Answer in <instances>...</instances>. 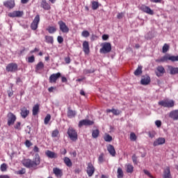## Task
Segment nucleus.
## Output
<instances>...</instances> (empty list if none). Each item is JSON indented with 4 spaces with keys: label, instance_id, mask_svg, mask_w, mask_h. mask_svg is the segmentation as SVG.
<instances>
[{
    "label": "nucleus",
    "instance_id": "nucleus-1",
    "mask_svg": "<svg viewBox=\"0 0 178 178\" xmlns=\"http://www.w3.org/2000/svg\"><path fill=\"white\" fill-rule=\"evenodd\" d=\"M22 163L23 166L27 168V169H37V166L41 163V158L40 157V154L36 153L34 156L33 160L30 159H24L22 160Z\"/></svg>",
    "mask_w": 178,
    "mask_h": 178
},
{
    "label": "nucleus",
    "instance_id": "nucleus-2",
    "mask_svg": "<svg viewBox=\"0 0 178 178\" xmlns=\"http://www.w3.org/2000/svg\"><path fill=\"white\" fill-rule=\"evenodd\" d=\"M101 47L102 48L99 49V52L104 55H106V54H109L112 51V44H111V42H103L101 44Z\"/></svg>",
    "mask_w": 178,
    "mask_h": 178
},
{
    "label": "nucleus",
    "instance_id": "nucleus-3",
    "mask_svg": "<svg viewBox=\"0 0 178 178\" xmlns=\"http://www.w3.org/2000/svg\"><path fill=\"white\" fill-rule=\"evenodd\" d=\"M159 105H160V106H163V108H173V106H175V101L166 99L159 101Z\"/></svg>",
    "mask_w": 178,
    "mask_h": 178
},
{
    "label": "nucleus",
    "instance_id": "nucleus-4",
    "mask_svg": "<svg viewBox=\"0 0 178 178\" xmlns=\"http://www.w3.org/2000/svg\"><path fill=\"white\" fill-rule=\"evenodd\" d=\"M67 134H68L69 138L72 141H77V131L72 127H69L67 129Z\"/></svg>",
    "mask_w": 178,
    "mask_h": 178
},
{
    "label": "nucleus",
    "instance_id": "nucleus-5",
    "mask_svg": "<svg viewBox=\"0 0 178 178\" xmlns=\"http://www.w3.org/2000/svg\"><path fill=\"white\" fill-rule=\"evenodd\" d=\"M18 66L17 63H11L7 65L6 67V72L10 73H16L17 72Z\"/></svg>",
    "mask_w": 178,
    "mask_h": 178
},
{
    "label": "nucleus",
    "instance_id": "nucleus-6",
    "mask_svg": "<svg viewBox=\"0 0 178 178\" xmlns=\"http://www.w3.org/2000/svg\"><path fill=\"white\" fill-rule=\"evenodd\" d=\"M7 118H8V122L7 124L8 126H12L15 124V122H16V115L13 114V113L10 112L7 114Z\"/></svg>",
    "mask_w": 178,
    "mask_h": 178
},
{
    "label": "nucleus",
    "instance_id": "nucleus-7",
    "mask_svg": "<svg viewBox=\"0 0 178 178\" xmlns=\"http://www.w3.org/2000/svg\"><path fill=\"white\" fill-rule=\"evenodd\" d=\"M62 74H60V72L52 74L49 78V82L51 83V84H56L58 79L60 78Z\"/></svg>",
    "mask_w": 178,
    "mask_h": 178
},
{
    "label": "nucleus",
    "instance_id": "nucleus-8",
    "mask_svg": "<svg viewBox=\"0 0 178 178\" xmlns=\"http://www.w3.org/2000/svg\"><path fill=\"white\" fill-rule=\"evenodd\" d=\"M86 172L89 177H91L95 172V168L92 163H88L86 168Z\"/></svg>",
    "mask_w": 178,
    "mask_h": 178
},
{
    "label": "nucleus",
    "instance_id": "nucleus-9",
    "mask_svg": "<svg viewBox=\"0 0 178 178\" xmlns=\"http://www.w3.org/2000/svg\"><path fill=\"white\" fill-rule=\"evenodd\" d=\"M40 24V15H37L32 23L31 24V30H37L38 29V24Z\"/></svg>",
    "mask_w": 178,
    "mask_h": 178
},
{
    "label": "nucleus",
    "instance_id": "nucleus-10",
    "mask_svg": "<svg viewBox=\"0 0 178 178\" xmlns=\"http://www.w3.org/2000/svg\"><path fill=\"white\" fill-rule=\"evenodd\" d=\"M58 24L59 26L60 31L65 34H67V33H69V27L66 26V23L60 20L58 22Z\"/></svg>",
    "mask_w": 178,
    "mask_h": 178
},
{
    "label": "nucleus",
    "instance_id": "nucleus-11",
    "mask_svg": "<svg viewBox=\"0 0 178 178\" xmlns=\"http://www.w3.org/2000/svg\"><path fill=\"white\" fill-rule=\"evenodd\" d=\"M166 73V70H165V67L162 65H159L155 71V74L157 76V77H162L163 74Z\"/></svg>",
    "mask_w": 178,
    "mask_h": 178
},
{
    "label": "nucleus",
    "instance_id": "nucleus-12",
    "mask_svg": "<svg viewBox=\"0 0 178 178\" xmlns=\"http://www.w3.org/2000/svg\"><path fill=\"white\" fill-rule=\"evenodd\" d=\"M140 10L142 12H144L145 13H147V15H154V10H152L149 7L145 6V5H141L139 7Z\"/></svg>",
    "mask_w": 178,
    "mask_h": 178
},
{
    "label": "nucleus",
    "instance_id": "nucleus-13",
    "mask_svg": "<svg viewBox=\"0 0 178 178\" xmlns=\"http://www.w3.org/2000/svg\"><path fill=\"white\" fill-rule=\"evenodd\" d=\"M94 121L90 120H82L79 122V127H83V126H92Z\"/></svg>",
    "mask_w": 178,
    "mask_h": 178
},
{
    "label": "nucleus",
    "instance_id": "nucleus-14",
    "mask_svg": "<svg viewBox=\"0 0 178 178\" xmlns=\"http://www.w3.org/2000/svg\"><path fill=\"white\" fill-rule=\"evenodd\" d=\"M20 111V115L23 119H26V117L30 114V111H29L26 106L21 108Z\"/></svg>",
    "mask_w": 178,
    "mask_h": 178
},
{
    "label": "nucleus",
    "instance_id": "nucleus-15",
    "mask_svg": "<svg viewBox=\"0 0 178 178\" xmlns=\"http://www.w3.org/2000/svg\"><path fill=\"white\" fill-rule=\"evenodd\" d=\"M3 6L7 9H13L15 6V0H8L3 2Z\"/></svg>",
    "mask_w": 178,
    "mask_h": 178
},
{
    "label": "nucleus",
    "instance_id": "nucleus-16",
    "mask_svg": "<svg viewBox=\"0 0 178 178\" xmlns=\"http://www.w3.org/2000/svg\"><path fill=\"white\" fill-rule=\"evenodd\" d=\"M163 178H172V174L170 173V167H166L163 169Z\"/></svg>",
    "mask_w": 178,
    "mask_h": 178
},
{
    "label": "nucleus",
    "instance_id": "nucleus-17",
    "mask_svg": "<svg viewBox=\"0 0 178 178\" xmlns=\"http://www.w3.org/2000/svg\"><path fill=\"white\" fill-rule=\"evenodd\" d=\"M168 72L170 74L174 76L175 74H178V67H173L172 65H168Z\"/></svg>",
    "mask_w": 178,
    "mask_h": 178
},
{
    "label": "nucleus",
    "instance_id": "nucleus-18",
    "mask_svg": "<svg viewBox=\"0 0 178 178\" xmlns=\"http://www.w3.org/2000/svg\"><path fill=\"white\" fill-rule=\"evenodd\" d=\"M165 141L166 140H165V138H159L154 140L153 145L154 147H158V145H162L165 144Z\"/></svg>",
    "mask_w": 178,
    "mask_h": 178
},
{
    "label": "nucleus",
    "instance_id": "nucleus-19",
    "mask_svg": "<svg viewBox=\"0 0 178 178\" xmlns=\"http://www.w3.org/2000/svg\"><path fill=\"white\" fill-rule=\"evenodd\" d=\"M9 17H22L23 16V11H13L8 13Z\"/></svg>",
    "mask_w": 178,
    "mask_h": 178
},
{
    "label": "nucleus",
    "instance_id": "nucleus-20",
    "mask_svg": "<svg viewBox=\"0 0 178 178\" xmlns=\"http://www.w3.org/2000/svg\"><path fill=\"white\" fill-rule=\"evenodd\" d=\"M151 83V77L149 76H143L140 81V84L143 86H148Z\"/></svg>",
    "mask_w": 178,
    "mask_h": 178
},
{
    "label": "nucleus",
    "instance_id": "nucleus-21",
    "mask_svg": "<svg viewBox=\"0 0 178 178\" xmlns=\"http://www.w3.org/2000/svg\"><path fill=\"white\" fill-rule=\"evenodd\" d=\"M45 155L47 158H50L51 159H55L58 158V154L54 152H51L50 150H47L45 152Z\"/></svg>",
    "mask_w": 178,
    "mask_h": 178
},
{
    "label": "nucleus",
    "instance_id": "nucleus-22",
    "mask_svg": "<svg viewBox=\"0 0 178 178\" xmlns=\"http://www.w3.org/2000/svg\"><path fill=\"white\" fill-rule=\"evenodd\" d=\"M40 7L44 10H50L51 9V5L47 2V0H42Z\"/></svg>",
    "mask_w": 178,
    "mask_h": 178
},
{
    "label": "nucleus",
    "instance_id": "nucleus-23",
    "mask_svg": "<svg viewBox=\"0 0 178 178\" xmlns=\"http://www.w3.org/2000/svg\"><path fill=\"white\" fill-rule=\"evenodd\" d=\"M83 51L86 54H90V44L87 41L83 42Z\"/></svg>",
    "mask_w": 178,
    "mask_h": 178
},
{
    "label": "nucleus",
    "instance_id": "nucleus-24",
    "mask_svg": "<svg viewBox=\"0 0 178 178\" xmlns=\"http://www.w3.org/2000/svg\"><path fill=\"white\" fill-rule=\"evenodd\" d=\"M169 118L173 120H178V110H173L170 112Z\"/></svg>",
    "mask_w": 178,
    "mask_h": 178
},
{
    "label": "nucleus",
    "instance_id": "nucleus-25",
    "mask_svg": "<svg viewBox=\"0 0 178 178\" xmlns=\"http://www.w3.org/2000/svg\"><path fill=\"white\" fill-rule=\"evenodd\" d=\"M67 116L69 119H73L76 116V111L72 110V108H67Z\"/></svg>",
    "mask_w": 178,
    "mask_h": 178
},
{
    "label": "nucleus",
    "instance_id": "nucleus-26",
    "mask_svg": "<svg viewBox=\"0 0 178 178\" xmlns=\"http://www.w3.org/2000/svg\"><path fill=\"white\" fill-rule=\"evenodd\" d=\"M107 151L111 154L112 156H115L116 155V151L115 150V147L112 145H108L107 146Z\"/></svg>",
    "mask_w": 178,
    "mask_h": 178
},
{
    "label": "nucleus",
    "instance_id": "nucleus-27",
    "mask_svg": "<svg viewBox=\"0 0 178 178\" xmlns=\"http://www.w3.org/2000/svg\"><path fill=\"white\" fill-rule=\"evenodd\" d=\"M53 172L54 175L56 176V177H62V170L58 168H53Z\"/></svg>",
    "mask_w": 178,
    "mask_h": 178
},
{
    "label": "nucleus",
    "instance_id": "nucleus-28",
    "mask_svg": "<svg viewBox=\"0 0 178 178\" xmlns=\"http://www.w3.org/2000/svg\"><path fill=\"white\" fill-rule=\"evenodd\" d=\"M169 56H170L165 55L159 59H156V62L157 63H163V62H168V60H169Z\"/></svg>",
    "mask_w": 178,
    "mask_h": 178
},
{
    "label": "nucleus",
    "instance_id": "nucleus-29",
    "mask_svg": "<svg viewBox=\"0 0 178 178\" xmlns=\"http://www.w3.org/2000/svg\"><path fill=\"white\" fill-rule=\"evenodd\" d=\"M127 173H133L134 172V166L131 164H127L125 165Z\"/></svg>",
    "mask_w": 178,
    "mask_h": 178
},
{
    "label": "nucleus",
    "instance_id": "nucleus-30",
    "mask_svg": "<svg viewBox=\"0 0 178 178\" xmlns=\"http://www.w3.org/2000/svg\"><path fill=\"white\" fill-rule=\"evenodd\" d=\"M33 116H35L38 115V112H40V104H37L33 107Z\"/></svg>",
    "mask_w": 178,
    "mask_h": 178
},
{
    "label": "nucleus",
    "instance_id": "nucleus-31",
    "mask_svg": "<svg viewBox=\"0 0 178 178\" xmlns=\"http://www.w3.org/2000/svg\"><path fill=\"white\" fill-rule=\"evenodd\" d=\"M45 42L47 44H54V36L45 35L44 36Z\"/></svg>",
    "mask_w": 178,
    "mask_h": 178
},
{
    "label": "nucleus",
    "instance_id": "nucleus-32",
    "mask_svg": "<svg viewBox=\"0 0 178 178\" xmlns=\"http://www.w3.org/2000/svg\"><path fill=\"white\" fill-rule=\"evenodd\" d=\"M42 69H44V63L40 61L36 65L35 72H38L40 70H42Z\"/></svg>",
    "mask_w": 178,
    "mask_h": 178
},
{
    "label": "nucleus",
    "instance_id": "nucleus-33",
    "mask_svg": "<svg viewBox=\"0 0 178 178\" xmlns=\"http://www.w3.org/2000/svg\"><path fill=\"white\" fill-rule=\"evenodd\" d=\"M47 31H48V33L49 34H54V33H56V26H48L47 28Z\"/></svg>",
    "mask_w": 178,
    "mask_h": 178
},
{
    "label": "nucleus",
    "instance_id": "nucleus-34",
    "mask_svg": "<svg viewBox=\"0 0 178 178\" xmlns=\"http://www.w3.org/2000/svg\"><path fill=\"white\" fill-rule=\"evenodd\" d=\"M64 163H65V165L68 166V168H71V166L73 165V163H72V160H70L69 157L64 158Z\"/></svg>",
    "mask_w": 178,
    "mask_h": 178
},
{
    "label": "nucleus",
    "instance_id": "nucleus-35",
    "mask_svg": "<svg viewBox=\"0 0 178 178\" xmlns=\"http://www.w3.org/2000/svg\"><path fill=\"white\" fill-rule=\"evenodd\" d=\"M92 10H97V9H98V8H99V3H98V1H92Z\"/></svg>",
    "mask_w": 178,
    "mask_h": 178
},
{
    "label": "nucleus",
    "instance_id": "nucleus-36",
    "mask_svg": "<svg viewBox=\"0 0 178 178\" xmlns=\"http://www.w3.org/2000/svg\"><path fill=\"white\" fill-rule=\"evenodd\" d=\"M143 73V67L138 66V68L135 70L134 74L135 76H140Z\"/></svg>",
    "mask_w": 178,
    "mask_h": 178
},
{
    "label": "nucleus",
    "instance_id": "nucleus-37",
    "mask_svg": "<svg viewBox=\"0 0 178 178\" xmlns=\"http://www.w3.org/2000/svg\"><path fill=\"white\" fill-rule=\"evenodd\" d=\"M117 177L118 178H123L124 174H123V170L122 168H118L117 170Z\"/></svg>",
    "mask_w": 178,
    "mask_h": 178
},
{
    "label": "nucleus",
    "instance_id": "nucleus-38",
    "mask_svg": "<svg viewBox=\"0 0 178 178\" xmlns=\"http://www.w3.org/2000/svg\"><path fill=\"white\" fill-rule=\"evenodd\" d=\"M99 136V129H95L92 132V136L93 138H98V136Z\"/></svg>",
    "mask_w": 178,
    "mask_h": 178
},
{
    "label": "nucleus",
    "instance_id": "nucleus-39",
    "mask_svg": "<svg viewBox=\"0 0 178 178\" xmlns=\"http://www.w3.org/2000/svg\"><path fill=\"white\" fill-rule=\"evenodd\" d=\"M104 141H106V143H111V141H112L113 138L112 136L109 134H106L104 137Z\"/></svg>",
    "mask_w": 178,
    "mask_h": 178
},
{
    "label": "nucleus",
    "instance_id": "nucleus-40",
    "mask_svg": "<svg viewBox=\"0 0 178 178\" xmlns=\"http://www.w3.org/2000/svg\"><path fill=\"white\" fill-rule=\"evenodd\" d=\"M0 170L1 172H6L8 170V165L5 163H2L0 166Z\"/></svg>",
    "mask_w": 178,
    "mask_h": 178
},
{
    "label": "nucleus",
    "instance_id": "nucleus-41",
    "mask_svg": "<svg viewBox=\"0 0 178 178\" xmlns=\"http://www.w3.org/2000/svg\"><path fill=\"white\" fill-rule=\"evenodd\" d=\"M169 60L171 62H178V55L177 56H169Z\"/></svg>",
    "mask_w": 178,
    "mask_h": 178
},
{
    "label": "nucleus",
    "instance_id": "nucleus-42",
    "mask_svg": "<svg viewBox=\"0 0 178 178\" xmlns=\"http://www.w3.org/2000/svg\"><path fill=\"white\" fill-rule=\"evenodd\" d=\"M169 51V44H164V45L163 46V49H162V52L163 54H166V52Z\"/></svg>",
    "mask_w": 178,
    "mask_h": 178
},
{
    "label": "nucleus",
    "instance_id": "nucleus-43",
    "mask_svg": "<svg viewBox=\"0 0 178 178\" xmlns=\"http://www.w3.org/2000/svg\"><path fill=\"white\" fill-rule=\"evenodd\" d=\"M50 120H51V115L47 114L44 118V124H48Z\"/></svg>",
    "mask_w": 178,
    "mask_h": 178
},
{
    "label": "nucleus",
    "instance_id": "nucleus-44",
    "mask_svg": "<svg viewBox=\"0 0 178 178\" xmlns=\"http://www.w3.org/2000/svg\"><path fill=\"white\" fill-rule=\"evenodd\" d=\"M130 140L131 141H136V140H137V136H136V134H134V132H131L130 134Z\"/></svg>",
    "mask_w": 178,
    "mask_h": 178
},
{
    "label": "nucleus",
    "instance_id": "nucleus-45",
    "mask_svg": "<svg viewBox=\"0 0 178 178\" xmlns=\"http://www.w3.org/2000/svg\"><path fill=\"white\" fill-rule=\"evenodd\" d=\"M81 35L87 38V37H90V32H88V31H83L81 33Z\"/></svg>",
    "mask_w": 178,
    "mask_h": 178
},
{
    "label": "nucleus",
    "instance_id": "nucleus-46",
    "mask_svg": "<svg viewBox=\"0 0 178 178\" xmlns=\"http://www.w3.org/2000/svg\"><path fill=\"white\" fill-rule=\"evenodd\" d=\"M58 134H59V131L58 129H55L51 133V137L53 138L58 137Z\"/></svg>",
    "mask_w": 178,
    "mask_h": 178
},
{
    "label": "nucleus",
    "instance_id": "nucleus-47",
    "mask_svg": "<svg viewBox=\"0 0 178 178\" xmlns=\"http://www.w3.org/2000/svg\"><path fill=\"white\" fill-rule=\"evenodd\" d=\"M105 160L104 159V153H102L99 156V158H98V162L99 163H103V162Z\"/></svg>",
    "mask_w": 178,
    "mask_h": 178
},
{
    "label": "nucleus",
    "instance_id": "nucleus-48",
    "mask_svg": "<svg viewBox=\"0 0 178 178\" xmlns=\"http://www.w3.org/2000/svg\"><path fill=\"white\" fill-rule=\"evenodd\" d=\"M95 72V69H90V70H84L83 73L85 74H90V73H94Z\"/></svg>",
    "mask_w": 178,
    "mask_h": 178
},
{
    "label": "nucleus",
    "instance_id": "nucleus-49",
    "mask_svg": "<svg viewBox=\"0 0 178 178\" xmlns=\"http://www.w3.org/2000/svg\"><path fill=\"white\" fill-rule=\"evenodd\" d=\"M26 173V168H22L16 172V175H24Z\"/></svg>",
    "mask_w": 178,
    "mask_h": 178
},
{
    "label": "nucleus",
    "instance_id": "nucleus-50",
    "mask_svg": "<svg viewBox=\"0 0 178 178\" xmlns=\"http://www.w3.org/2000/svg\"><path fill=\"white\" fill-rule=\"evenodd\" d=\"M143 172L145 173V175H146L147 176H148V177L150 178H155L154 176H152V175H151V172H149V171L147 170H143Z\"/></svg>",
    "mask_w": 178,
    "mask_h": 178
},
{
    "label": "nucleus",
    "instance_id": "nucleus-51",
    "mask_svg": "<svg viewBox=\"0 0 178 178\" xmlns=\"http://www.w3.org/2000/svg\"><path fill=\"white\" fill-rule=\"evenodd\" d=\"M35 58L34 57V56H31L28 58L29 63H33L35 62Z\"/></svg>",
    "mask_w": 178,
    "mask_h": 178
},
{
    "label": "nucleus",
    "instance_id": "nucleus-52",
    "mask_svg": "<svg viewBox=\"0 0 178 178\" xmlns=\"http://www.w3.org/2000/svg\"><path fill=\"white\" fill-rule=\"evenodd\" d=\"M22 126V123L20 122H17V124L14 126V128L17 130H22V128L20 127Z\"/></svg>",
    "mask_w": 178,
    "mask_h": 178
},
{
    "label": "nucleus",
    "instance_id": "nucleus-53",
    "mask_svg": "<svg viewBox=\"0 0 178 178\" xmlns=\"http://www.w3.org/2000/svg\"><path fill=\"white\" fill-rule=\"evenodd\" d=\"M57 41H58V44H62L63 42V38L60 35H58L57 37Z\"/></svg>",
    "mask_w": 178,
    "mask_h": 178
},
{
    "label": "nucleus",
    "instance_id": "nucleus-54",
    "mask_svg": "<svg viewBox=\"0 0 178 178\" xmlns=\"http://www.w3.org/2000/svg\"><path fill=\"white\" fill-rule=\"evenodd\" d=\"M113 113L115 116H118V115H120V111L116 110V109H115V108H113Z\"/></svg>",
    "mask_w": 178,
    "mask_h": 178
},
{
    "label": "nucleus",
    "instance_id": "nucleus-55",
    "mask_svg": "<svg viewBox=\"0 0 178 178\" xmlns=\"http://www.w3.org/2000/svg\"><path fill=\"white\" fill-rule=\"evenodd\" d=\"M64 60H65V63H67V65H69V63H70V62H72V60L70 59V58L69 56L65 57L64 58Z\"/></svg>",
    "mask_w": 178,
    "mask_h": 178
},
{
    "label": "nucleus",
    "instance_id": "nucleus-56",
    "mask_svg": "<svg viewBox=\"0 0 178 178\" xmlns=\"http://www.w3.org/2000/svg\"><path fill=\"white\" fill-rule=\"evenodd\" d=\"M155 124L156 127H161L162 126V122L161 120H156L155 121Z\"/></svg>",
    "mask_w": 178,
    "mask_h": 178
},
{
    "label": "nucleus",
    "instance_id": "nucleus-57",
    "mask_svg": "<svg viewBox=\"0 0 178 178\" xmlns=\"http://www.w3.org/2000/svg\"><path fill=\"white\" fill-rule=\"evenodd\" d=\"M132 161L135 165H137V156H136V154L132 156Z\"/></svg>",
    "mask_w": 178,
    "mask_h": 178
},
{
    "label": "nucleus",
    "instance_id": "nucleus-58",
    "mask_svg": "<svg viewBox=\"0 0 178 178\" xmlns=\"http://www.w3.org/2000/svg\"><path fill=\"white\" fill-rule=\"evenodd\" d=\"M25 145H26V147H31V145H33V143H31V142H30V140H26L25 142Z\"/></svg>",
    "mask_w": 178,
    "mask_h": 178
},
{
    "label": "nucleus",
    "instance_id": "nucleus-59",
    "mask_svg": "<svg viewBox=\"0 0 178 178\" xmlns=\"http://www.w3.org/2000/svg\"><path fill=\"white\" fill-rule=\"evenodd\" d=\"M109 38V35H102V40H104V41H106Z\"/></svg>",
    "mask_w": 178,
    "mask_h": 178
},
{
    "label": "nucleus",
    "instance_id": "nucleus-60",
    "mask_svg": "<svg viewBox=\"0 0 178 178\" xmlns=\"http://www.w3.org/2000/svg\"><path fill=\"white\" fill-rule=\"evenodd\" d=\"M124 14L123 13H120L118 14L117 17L118 19H123Z\"/></svg>",
    "mask_w": 178,
    "mask_h": 178
},
{
    "label": "nucleus",
    "instance_id": "nucleus-61",
    "mask_svg": "<svg viewBox=\"0 0 178 178\" xmlns=\"http://www.w3.org/2000/svg\"><path fill=\"white\" fill-rule=\"evenodd\" d=\"M61 81L62 83H66L67 81V79L66 78V76H62Z\"/></svg>",
    "mask_w": 178,
    "mask_h": 178
},
{
    "label": "nucleus",
    "instance_id": "nucleus-62",
    "mask_svg": "<svg viewBox=\"0 0 178 178\" xmlns=\"http://www.w3.org/2000/svg\"><path fill=\"white\" fill-rule=\"evenodd\" d=\"M33 151L34 152H40V148H38L37 146H34Z\"/></svg>",
    "mask_w": 178,
    "mask_h": 178
},
{
    "label": "nucleus",
    "instance_id": "nucleus-63",
    "mask_svg": "<svg viewBox=\"0 0 178 178\" xmlns=\"http://www.w3.org/2000/svg\"><path fill=\"white\" fill-rule=\"evenodd\" d=\"M0 178H10L8 175H0Z\"/></svg>",
    "mask_w": 178,
    "mask_h": 178
},
{
    "label": "nucleus",
    "instance_id": "nucleus-64",
    "mask_svg": "<svg viewBox=\"0 0 178 178\" xmlns=\"http://www.w3.org/2000/svg\"><path fill=\"white\" fill-rule=\"evenodd\" d=\"M22 83V79L20 78H17L16 81V84H20Z\"/></svg>",
    "mask_w": 178,
    "mask_h": 178
}]
</instances>
